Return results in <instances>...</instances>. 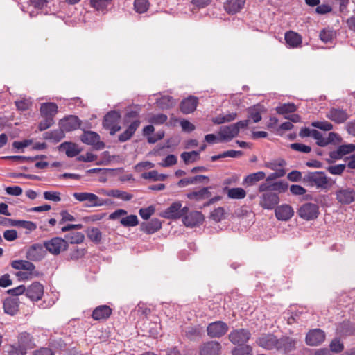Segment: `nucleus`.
<instances>
[{"label":"nucleus","mask_w":355,"mask_h":355,"mask_svg":"<svg viewBox=\"0 0 355 355\" xmlns=\"http://www.w3.org/2000/svg\"><path fill=\"white\" fill-rule=\"evenodd\" d=\"M330 350L334 353H339L343 350L344 346L338 338L334 339L329 345Z\"/></svg>","instance_id":"680f3d73"},{"label":"nucleus","mask_w":355,"mask_h":355,"mask_svg":"<svg viewBox=\"0 0 355 355\" xmlns=\"http://www.w3.org/2000/svg\"><path fill=\"white\" fill-rule=\"evenodd\" d=\"M200 328L198 326H190L185 329V336L189 340H194L196 338L200 336Z\"/></svg>","instance_id":"49530a36"},{"label":"nucleus","mask_w":355,"mask_h":355,"mask_svg":"<svg viewBox=\"0 0 355 355\" xmlns=\"http://www.w3.org/2000/svg\"><path fill=\"white\" fill-rule=\"evenodd\" d=\"M60 127L66 132L76 130L80 126V121L76 116L70 115L59 122Z\"/></svg>","instance_id":"f3484780"},{"label":"nucleus","mask_w":355,"mask_h":355,"mask_svg":"<svg viewBox=\"0 0 355 355\" xmlns=\"http://www.w3.org/2000/svg\"><path fill=\"white\" fill-rule=\"evenodd\" d=\"M44 248V243H34L31 245L26 251V258L33 261H41L46 255V251Z\"/></svg>","instance_id":"9b49d317"},{"label":"nucleus","mask_w":355,"mask_h":355,"mask_svg":"<svg viewBox=\"0 0 355 355\" xmlns=\"http://www.w3.org/2000/svg\"><path fill=\"white\" fill-rule=\"evenodd\" d=\"M66 240L68 242L73 243H81L85 239V236L81 232H73L66 235Z\"/></svg>","instance_id":"a18cd8bd"},{"label":"nucleus","mask_w":355,"mask_h":355,"mask_svg":"<svg viewBox=\"0 0 355 355\" xmlns=\"http://www.w3.org/2000/svg\"><path fill=\"white\" fill-rule=\"evenodd\" d=\"M337 200L343 205L352 203L355 200V191L350 187L340 188L336 192Z\"/></svg>","instance_id":"4468645a"},{"label":"nucleus","mask_w":355,"mask_h":355,"mask_svg":"<svg viewBox=\"0 0 355 355\" xmlns=\"http://www.w3.org/2000/svg\"><path fill=\"white\" fill-rule=\"evenodd\" d=\"M245 0H226L224 8L229 14H236L239 12L244 6Z\"/></svg>","instance_id":"bb28decb"},{"label":"nucleus","mask_w":355,"mask_h":355,"mask_svg":"<svg viewBox=\"0 0 355 355\" xmlns=\"http://www.w3.org/2000/svg\"><path fill=\"white\" fill-rule=\"evenodd\" d=\"M297 107L294 103H284L276 107V112L279 114H286L295 112Z\"/></svg>","instance_id":"79ce46f5"},{"label":"nucleus","mask_w":355,"mask_h":355,"mask_svg":"<svg viewBox=\"0 0 355 355\" xmlns=\"http://www.w3.org/2000/svg\"><path fill=\"white\" fill-rule=\"evenodd\" d=\"M263 107L257 104L248 109V117L251 119L254 123H258L261 120V113L262 112Z\"/></svg>","instance_id":"e433bc0d"},{"label":"nucleus","mask_w":355,"mask_h":355,"mask_svg":"<svg viewBox=\"0 0 355 355\" xmlns=\"http://www.w3.org/2000/svg\"><path fill=\"white\" fill-rule=\"evenodd\" d=\"M140 121L139 119H136L133 121L127 128V129L119 135V141L120 142H125L129 140L132 135L135 134L137 129L139 128L140 125Z\"/></svg>","instance_id":"cd10ccee"},{"label":"nucleus","mask_w":355,"mask_h":355,"mask_svg":"<svg viewBox=\"0 0 355 355\" xmlns=\"http://www.w3.org/2000/svg\"><path fill=\"white\" fill-rule=\"evenodd\" d=\"M44 118L43 120H42L39 125H38V129L40 131L45 130L50 128L53 123H54V119L53 118L47 117V116H42Z\"/></svg>","instance_id":"6e6d98bb"},{"label":"nucleus","mask_w":355,"mask_h":355,"mask_svg":"<svg viewBox=\"0 0 355 355\" xmlns=\"http://www.w3.org/2000/svg\"><path fill=\"white\" fill-rule=\"evenodd\" d=\"M64 130L62 128L58 130H53L52 131L46 132L44 134V139L51 140L55 143H58L61 141L64 137Z\"/></svg>","instance_id":"c9c22d12"},{"label":"nucleus","mask_w":355,"mask_h":355,"mask_svg":"<svg viewBox=\"0 0 355 355\" xmlns=\"http://www.w3.org/2000/svg\"><path fill=\"white\" fill-rule=\"evenodd\" d=\"M343 155H345L349 154L355 150V144H343L338 146Z\"/></svg>","instance_id":"774afa93"},{"label":"nucleus","mask_w":355,"mask_h":355,"mask_svg":"<svg viewBox=\"0 0 355 355\" xmlns=\"http://www.w3.org/2000/svg\"><path fill=\"white\" fill-rule=\"evenodd\" d=\"M225 189H227V196L232 199H243L246 196L245 191L241 187L232 189H227V187H225Z\"/></svg>","instance_id":"58836bf2"},{"label":"nucleus","mask_w":355,"mask_h":355,"mask_svg":"<svg viewBox=\"0 0 355 355\" xmlns=\"http://www.w3.org/2000/svg\"><path fill=\"white\" fill-rule=\"evenodd\" d=\"M8 355H25L24 348L21 347L10 346L7 351Z\"/></svg>","instance_id":"338daca9"},{"label":"nucleus","mask_w":355,"mask_h":355,"mask_svg":"<svg viewBox=\"0 0 355 355\" xmlns=\"http://www.w3.org/2000/svg\"><path fill=\"white\" fill-rule=\"evenodd\" d=\"M297 214L302 219L312 220L318 218L319 215V207L316 204L307 202L300 207Z\"/></svg>","instance_id":"39448f33"},{"label":"nucleus","mask_w":355,"mask_h":355,"mask_svg":"<svg viewBox=\"0 0 355 355\" xmlns=\"http://www.w3.org/2000/svg\"><path fill=\"white\" fill-rule=\"evenodd\" d=\"M82 142L93 146L96 150H102L105 147V144L100 141V136L98 133L93 131H86L80 137Z\"/></svg>","instance_id":"f8f14e48"},{"label":"nucleus","mask_w":355,"mask_h":355,"mask_svg":"<svg viewBox=\"0 0 355 355\" xmlns=\"http://www.w3.org/2000/svg\"><path fill=\"white\" fill-rule=\"evenodd\" d=\"M58 148L60 151H65L68 157H74L81 152V149L78 148L77 144L73 142H63Z\"/></svg>","instance_id":"a878e982"},{"label":"nucleus","mask_w":355,"mask_h":355,"mask_svg":"<svg viewBox=\"0 0 355 355\" xmlns=\"http://www.w3.org/2000/svg\"><path fill=\"white\" fill-rule=\"evenodd\" d=\"M290 147L292 150H296L298 152H301V153H309L311 150V148L309 146H307V145H305L303 144H300V143L291 144Z\"/></svg>","instance_id":"bf43d9fd"},{"label":"nucleus","mask_w":355,"mask_h":355,"mask_svg":"<svg viewBox=\"0 0 355 355\" xmlns=\"http://www.w3.org/2000/svg\"><path fill=\"white\" fill-rule=\"evenodd\" d=\"M334 37V31L329 28H324L320 33V38L324 43L331 42Z\"/></svg>","instance_id":"8fccbe9b"},{"label":"nucleus","mask_w":355,"mask_h":355,"mask_svg":"<svg viewBox=\"0 0 355 355\" xmlns=\"http://www.w3.org/2000/svg\"><path fill=\"white\" fill-rule=\"evenodd\" d=\"M19 227L26 229L27 230L26 234H29L37 229V225L32 221L21 220Z\"/></svg>","instance_id":"052dcab7"},{"label":"nucleus","mask_w":355,"mask_h":355,"mask_svg":"<svg viewBox=\"0 0 355 355\" xmlns=\"http://www.w3.org/2000/svg\"><path fill=\"white\" fill-rule=\"evenodd\" d=\"M44 198L45 200L53 201V202H60L61 200L60 193L58 191H44Z\"/></svg>","instance_id":"13d9d810"},{"label":"nucleus","mask_w":355,"mask_h":355,"mask_svg":"<svg viewBox=\"0 0 355 355\" xmlns=\"http://www.w3.org/2000/svg\"><path fill=\"white\" fill-rule=\"evenodd\" d=\"M224 213L223 207H218L211 213V217L215 221H220L223 218Z\"/></svg>","instance_id":"69168bd1"},{"label":"nucleus","mask_w":355,"mask_h":355,"mask_svg":"<svg viewBox=\"0 0 355 355\" xmlns=\"http://www.w3.org/2000/svg\"><path fill=\"white\" fill-rule=\"evenodd\" d=\"M327 117L336 123H344L349 117L345 110L332 107L327 114Z\"/></svg>","instance_id":"5701e85b"},{"label":"nucleus","mask_w":355,"mask_h":355,"mask_svg":"<svg viewBox=\"0 0 355 355\" xmlns=\"http://www.w3.org/2000/svg\"><path fill=\"white\" fill-rule=\"evenodd\" d=\"M10 265L16 270H24L30 272L35 268L33 263L26 260H14Z\"/></svg>","instance_id":"f704fd0d"},{"label":"nucleus","mask_w":355,"mask_h":355,"mask_svg":"<svg viewBox=\"0 0 355 355\" xmlns=\"http://www.w3.org/2000/svg\"><path fill=\"white\" fill-rule=\"evenodd\" d=\"M120 119L121 114L118 111H110L104 116L103 127L106 130H109L111 135H114L121 130V126L119 125Z\"/></svg>","instance_id":"f03ea898"},{"label":"nucleus","mask_w":355,"mask_h":355,"mask_svg":"<svg viewBox=\"0 0 355 355\" xmlns=\"http://www.w3.org/2000/svg\"><path fill=\"white\" fill-rule=\"evenodd\" d=\"M5 190L7 194L14 196H19L23 192L22 189L19 186L7 187Z\"/></svg>","instance_id":"0e129e2a"},{"label":"nucleus","mask_w":355,"mask_h":355,"mask_svg":"<svg viewBox=\"0 0 355 355\" xmlns=\"http://www.w3.org/2000/svg\"><path fill=\"white\" fill-rule=\"evenodd\" d=\"M162 227V223L159 219L157 218H152L148 222L141 223L140 229L142 232L148 234H154L159 230Z\"/></svg>","instance_id":"393cba45"},{"label":"nucleus","mask_w":355,"mask_h":355,"mask_svg":"<svg viewBox=\"0 0 355 355\" xmlns=\"http://www.w3.org/2000/svg\"><path fill=\"white\" fill-rule=\"evenodd\" d=\"M228 330L227 323L220 320L211 322L207 327V335L211 338H220L225 335Z\"/></svg>","instance_id":"20e7f679"},{"label":"nucleus","mask_w":355,"mask_h":355,"mask_svg":"<svg viewBox=\"0 0 355 355\" xmlns=\"http://www.w3.org/2000/svg\"><path fill=\"white\" fill-rule=\"evenodd\" d=\"M44 294V287L40 283L35 282L26 288V296L31 301H38Z\"/></svg>","instance_id":"2eb2a0df"},{"label":"nucleus","mask_w":355,"mask_h":355,"mask_svg":"<svg viewBox=\"0 0 355 355\" xmlns=\"http://www.w3.org/2000/svg\"><path fill=\"white\" fill-rule=\"evenodd\" d=\"M232 355H252V347L250 345H241L232 350Z\"/></svg>","instance_id":"c03bdc74"},{"label":"nucleus","mask_w":355,"mask_h":355,"mask_svg":"<svg viewBox=\"0 0 355 355\" xmlns=\"http://www.w3.org/2000/svg\"><path fill=\"white\" fill-rule=\"evenodd\" d=\"M46 251L53 255L59 254L62 251L67 250V241L60 237H53L50 240L44 241Z\"/></svg>","instance_id":"7ed1b4c3"},{"label":"nucleus","mask_w":355,"mask_h":355,"mask_svg":"<svg viewBox=\"0 0 355 355\" xmlns=\"http://www.w3.org/2000/svg\"><path fill=\"white\" fill-rule=\"evenodd\" d=\"M182 204L180 202L172 203L163 213V217L166 218L178 219L181 218L180 214V208Z\"/></svg>","instance_id":"c85d7f7f"},{"label":"nucleus","mask_w":355,"mask_h":355,"mask_svg":"<svg viewBox=\"0 0 355 355\" xmlns=\"http://www.w3.org/2000/svg\"><path fill=\"white\" fill-rule=\"evenodd\" d=\"M251 337V333L247 329H238L232 330L228 336L230 341L239 346L245 345V344Z\"/></svg>","instance_id":"423d86ee"},{"label":"nucleus","mask_w":355,"mask_h":355,"mask_svg":"<svg viewBox=\"0 0 355 355\" xmlns=\"http://www.w3.org/2000/svg\"><path fill=\"white\" fill-rule=\"evenodd\" d=\"M138 218L136 215H130L121 218V224L124 227H135L138 225Z\"/></svg>","instance_id":"09e8293b"},{"label":"nucleus","mask_w":355,"mask_h":355,"mask_svg":"<svg viewBox=\"0 0 355 355\" xmlns=\"http://www.w3.org/2000/svg\"><path fill=\"white\" fill-rule=\"evenodd\" d=\"M73 196L76 200L80 202L87 201L89 202L86 205V207H99L105 204L104 201L100 199L98 196L92 193H74Z\"/></svg>","instance_id":"6e6552de"},{"label":"nucleus","mask_w":355,"mask_h":355,"mask_svg":"<svg viewBox=\"0 0 355 355\" xmlns=\"http://www.w3.org/2000/svg\"><path fill=\"white\" fill-rule=\"evenodd\" d=\"M198 104V98L193 96L183 99L180 104V111L185 114L193 112Z\"/></svg>","instance_id":"aec40b11"},{"label":"nucleus","mask_w":355,"mask_h":355,"mask_svg":"<svg viewBox=\"0 0 355 355\" xmlns=\"http://www.w3.org/2000/svg\"><path fill=\"white\" fill-rule=\"evenodd\" d=\"M211 189H212V187H202L198 191H193L188 193L187 194V197L189 200L196 201H202L209 199L211 196V193L210 192Z\"/></svg>","instance_id":"4be33fe9"},{"label":"nucleus","mask_w":355,"mask_h":355,"mask_svg":"<svg viewBox=\"0 0 355 355\" xmlns=\"http://www.w3.org/2000/svg\"><path fill=\"white\" fill-rule=\"evenodd\" d=\"M345 168V164H338L328 166L327 171L332 175H340L344 172Z\"/></svg>","instance_id":"4d7b16f0"},{"label":"nucleus","mask_w":355,"mask_h":355,"mask_svg":"<svg viewBox=\"0 0 355 355\" xmlns=\"http://www.w3.org/2000/svg\"><path fill=\"white\" fill-rule=\"evenodd\" d=\"M266 178V173L263 171L250 173L243 180V184L247 186H252L257 182L263 180Z\"/></svg>","instance_id":"72a5a7b5"},{"label":"nucleus","mask_w":355,"mask_h":355,"mask_svg":"<svg viewBox=\"0 0 355 355\" xmlns=\"http://www.w3.org/2000/svg\"><path fill=\"white\" fill-rule=\"evenodd\" d=\"M38 157H26V156H21V155H12V156H5L3 157L2 159H9L12 161H17L20 162H33L35 160H37Z\"/></svg>","instance_id":"3c124183"},{"label":"nucleus","mask_w":355,"mask_h":355,"mask_svg":"<svg viewBox=\"0 0 355 355\" xmlns=\"http://www.w3.org/2000/svg\"><path fill=\"white\" fill-rule=\"evenodd\" d=\"M182 221L185 226L193 227L202 224L204 216L200 211H193L186 215Z\"/></svg>","instance_id":"a211bd4d"},{"label":"nucleus","mask_w":355,"mask_h":355,"mask_svg":"<svg viewBox=\"0 0 355 355\" xmlns=\"http://www.w3.org/2000/svg\"><path fill=\"white\" fill-rule=\"evenodd\" d=\"M279 202V198L276 192L270 191L259 196V205L264 209H274Z\"/></svg>","instance_id":"0eeeda50"},{"label":"nucleus","mask_w":355,"mask_h":355,"mask_svg":"<svg viewBox=\"0 0 355 355\" xmlns=\"http://www.w3.org/2000/svg\"><path fill=\"white\" fill-rule=\"evenodd\" d=\"M168 119V117L164 114H157L151 116L148 121L154 125H161L164 123Z\"/></svg>","instance_id":"603ef678"},{"label":"nucleus","mask_w":355,"mask_h":355,"mask_svg":"<svg viewBox=\"0 0 355 355\" xmlns=\"http://www.w3.org/2000/svg\"><path fill=\"white\" fill-rule=\"evenodd\" d=\"M277 340V336L272 334H262L257 339L256 343L266 350H276Z\"/></svg>","instance_id":"9d476101"},{"label":"nucleus","mask_w":355,"mask_h":355,"mask_svg":"<svg viewBox=\"0 0 355 355\" xmlns=\"http://www.w3.org/2000/svg\"><path fill=\"white\" fill-rule=\"evenodd\" d=\"M288 184L285 181H279L272 184V191L273 192H285L288 189Z\"/></svg>","instance_id":"e2e57ef3"},{"label":"nucleus","mask_w":355,"mask_h":355,"mask_svg":"<svg viewBox=\"0 0 355 355\" xmlns=\"http://www.w3.org/2000/svg\"><path fill=\"white\" fill-rule=\"evenodd\" d=\"M297 340L288 336H282L277 340L276 350L284 354H288L295 349Z\"/></svg>","instance_id":"ddd939ff"},{"label":"nucleus","mask_w":355,"mask_h":355,"mask_svg":"<svg viewBox=\"0 0 355 355\" xmlns=\"http://www.w3.org/2000/svg\"><path fill=\"white\" fill-rule=\"evenodd\" d=\"M135 10L138 13L146 12L149 8V3L148 0H135L134 2Z\"/></svg>","instance_id":"de8ad7c7"},{"label":"nucleus","mask_w":355,"mask_h":355,"mask_svg":"<svg viewBox=\"0 0 355 355\" xmlns=\"http://www.w3.org/2000/svg\"><path fill=\"white\" fill-rule=\"evenodd\" d=\"M155 207L150 205L146 208H141L139 211V214L144 220H148L155 213Z\"/></svg>","instance_id":"864d4df0"},{"label":"nucleus","mask_w":355,"mask_h":355,"mask_svg":"<svg viewBox=\"0 0 355 355\" xmlns=\"http://www.w3.org/2000/svg\"><path fill=\"white\" fill-rule=\"evenodd\" d=\"M58 112V106L55 103H44L40 106L42 116L54 118Z\"/></svg>","instance_id":"2f4dec72"},{"label":"nucleus","mask_w":355,"mask_h":355,"mask_svg":"<svg viewBox=\"0 0 355 355\" xmlns=\"http://www.w3.org/2000/svg\"><path fill=\"white\" fill-rule=\"evenodd\" d=\"M181 158L183 159L186 164L189 163L194 162L199 159V151H191V152H183L181 155Z\"/></svg>","instance_id":"37998d69"},{"label":"nucleus","mask_w":355,"mask_h":355,"mask_svg":"<svg viewBox=\"0 0 355 355\" xmlns=\"http://www.w3.org/2000/svg\"><path fill=\"white\" fill-rule=\"evenodd\" d=\"M87 237L93 242L98 243L102 239V233L97 227H89L87 230Z\"/></svg>","instance_id":"ea45409f"},{"label":"nucleus","mask_w":355,"mask_h":355,"mask_svg":"<svg viewBox=\"0 0 355 355\" xmlns=\"http://www.w3.org/2000/svg\"><path fill=\"white\" fill-rule=\"evenodd\" d=\"M107 196L121 199L124 201H129L133 198L132 194L119 189H112L109 191L107 192Z\"/></svg>","instance_id":"4c0bfd02"},{"label":"nucleus","mask_w":355,"mask_h":355,"mask_svg":"<svg viewBox=\"0 0 355 355\" xmlns=\"http://www.w3.org/2000/svg\"><path fill=\"white\" fill-rule=\"evenodd\" d=\"M218 135L220 136V141H229L239 135V130L234 124L224 125L220 128Z\"/></svg>","instance_id":"6ab92c4d"},{"label":"nucleus","mask_w":355,"mask_h":355,"mask_svg":"<svg viewBox=\"0 0 355 355\" xmlns=\"http://www.w3.org/2000/svg\"><path fill=\"white\" fill-rule=\"evenodd\" d=\"M112 314V309L107 305L96 307L92 313V318L95 320H105Z\"/></svg>","instance_id":"7c9ffc66"},{"label":"nucleus","mask_w":355,"mask_h":355,"mask_svg":"<svg viewBox=\"0 0 355 355\" xmlns=\"http://www.w3.org/2000/svg\"><path fill=\"white\" fill-rule=\"evenodd\" d=\"M177 103L176 100L168 95L162 96L156 100V104L157 107L162 110H168L173 107Z\"/></svg>","instance_id":"c756f323"},{"label":"nucleus","mask_w":355,"mask_h":355,"mask_svg":"<svg viewBox=\"0 0 355 355\" xmlns=\"http://www.w3.org/2000/svg\"><path fill=\"white\" fill-rule=\"evenodd\" d=\"M222 345L217 340L202 343L199 347V355H220Z\"/></svg>","instance_id":"1a4fd4ad"},{"label":"nucleus","mask_w":355,"mask_h":355,"mask_svg":"<svg viewBox=\"0 0 355 355\" xmlns=\"http://www.w3.org/2000/svg\"><path fill=\"white\" fill-rule=\"evenodd\" d=\"M141 177L144 179H150L153 181H164L167 178V175L159 173L157 171L153 170L142 173Z\"/></svg>","instance_id":"a19ab883"},{"label":"nucleus","mask_w":355,"mask_h":355,"mask_svg":"<svg viewBox=\"0 0 355 355\" xmlns=\"http://www.w3.org/2000/svg\"><path fill=\"white\" fill-rule=\"evenodd\" d=\"M275 214L279 220L287 221L292 218L294 211L291 206L285 204L277 207L275 209Z\"/></svg>","instance_id":"412c9836"},{"label":"nucleus","mask_w":355,"mask_h":355,"mask_svg":"<svg viewBox=\"0 0 355 355\" xmlns=\"http://www.w3.org/2000/svg\"><path fill=\"white\" fill-rule=\"evenodd\" d=\"M19 300L18 297H7L4 300L3 307L6 314L14 315L19 311Z\"/></svg>","instance_id":"b1692460"},{"label":"nucleus","mask_w":355,"mask_h":355,"mask_svg":"<svg viewBox=\"0 0 355 355\" xmlns=\"http://www.w3.org/2000/svg\"><path fill=\"white\" fill-rule=\"evenodd\" d=\"M285 40L291 48H296L302 43V37L298 33L292 31L285 33Z\"/></svg>","instance_id":"473e14b6"},{"label":"nucleus","mask_w":355,"mask_h":355,"mask_svg":"<svg viewBox=\"0 0 355 355\" xmlns=\"http://www.w3.org/2000/svg\"><path fill=\"white\" fill-rule=\"evenodd\" d=\"M325 339L324 332L320 329H315L308 332L306 336V343L310 346L320 345Z\"/></svg>","instance_id":"dca6fc26"},{"label":"nucleus","mask_w":355,"mask_h":355,"mask_svg":"<svg viewBox=\"0 0 355 355\" xmlns=\"http://www.w3.org/2000/svg\"><path fill=\"white\" fill-rule=\"evenodd\" d=\"M311 125L314 128H318L324 131H329L333 129V125L328 121H313Z\"/></svg>","instance_id":"5fc2aeb1"},{"label":"nucleus","mask_w":355,"mask_h":355,"mask_svg":"<svg viewBox=\"0 0 355 355\" xmlns=\"http://www.w3.org/2000/svg\"><path fill=\"white\" fill-rule=\"evenodd\" d=\"M329 180L324 171H309L304 175L302 182L309 187L327 189L331 184Z\"/></svg>","instance_id":"f257e3e1"}]
</instances>
